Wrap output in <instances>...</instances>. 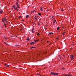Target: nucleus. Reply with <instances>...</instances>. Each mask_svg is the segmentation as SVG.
Wrapping results in <instances>:
<instances>
[{"label":"nucleus","instance_id":"obj_11","mask_svg":"<svg viewBox=\"0 0 76 76\" xmlns=\"http://www.w3.org/2000/svg\"><path fill=\"white\" fill-rule=\"evenodd\" d=\"M17 3H16V4H18V3H19V1L18 0H17Z\"/></svg>","mask_w":76,"mask_h":76},{"label":"nucleus","instance_id":"obj_32","mask_svg":"<svg viewBox=\"0 0 76 76\" xmlns=\"http://www.w3.org/2000/svg\"><path fill=\"white\" fill-rule=\"evenodd\" d=\"M34 19H35H35H36V18H35L34 17Z\"/></svg>","mask_w":76,"mask_h":76},{"label":"nucleus","instance_id":"obj_40","mask_svg":"<svg viewBox=\"0 0 76 76\" xmlns=\"http://www.w3.org/2000/svg\"><path fill=\"white\" fill-rule=\"evenodd\" d=\"M37 75H39V74H37Z\"/></svg>","mask_w":76,"mask_h":76},{"label":"nucleus","instance_id":"obj_4","mask_svg":"<svg viewBox=\"0 0 76 76\" xmlns=\"http://www.w3.org/2000/svg\"><path fill=\"white\" fill-rule=\"evenodd\" d=\"M40 10L41 11H43V10H43V8L42 7L40 8Z\"/></svg>","mask_w":76,"mask_h":76},{"label":"nucleus","instance_id":"obj_25","mask_svg":"<svg viewBox=\"0 0 76 76\" xmlns=\"http://www.w3.org/2000/svg\"><path fill=\"white\" fill-rule=\"evenodd\" d=\"M54 22H55H55H56V20H55Z\"/></svg>","mask_w":76,"mask_h":76},{"label":"nucleus","instance_id":"obj_5","mask_svg":"<svg viewBox=\"0 0 76 76\" xmlns=\"http://www.w3.org/2000/svg\"><path fill=\"white\" fill-rule=\"evenodd\" d=\"M70 57L71 60H73L74 59L73 58V57L71 56Z\"/></svg>","mask_w":76,"mask_h":76},{"label":"nucleus","instance_id":"obj_14","mask_svg":"<svg viewBox=\"0 0 76 76\" xmlns=\"http://www.w3.org/2000/svg\"><path fill=\"white\" fill-rule=\"evenodd\" d=\"M34 41L35 42H38V40H34Z\"/></svg>","mask_w":76,"mask_h":76},{"label":"nucleus","instance_id":"obj_41","mask_svg":"<svg viewBox=\"0 0 76 76\" xmlns=\"http://www.w3.org/2000/svg\"><path fill=\"white\" fill-rule=\"evenodd\" d=\"M5 44H6V43H5Z\"/></svg>","mask_w":76,"mask_h":76},{"label":"nucleus","instance_id":"obj_42","mask_svg":"<svg viewBox=\"0 0 76 76\" xmlns=\"http://www.w3.org/2000/svg\"><path fill=\"white\" fill-rule=\"evenodd\" d=\"M36 20L35 21V22H36Z\"/></svg>","mask_w":76,"mask_h":76},{"label":"nucleus","instance_id":"obj_45","mask_svg":"<svg viewBox=\"0 0 76 76\" xmlns=\"http://www.w3.org/2000/svg\"><path fill=\"white\" fill-rule=\"evenodd\" d=\"M16 46H18V45H16Z\"/></svg>","mask_w":76,"mask_h":76},{"label":"nucleus","instance_id":"obj_20","mask_svg":"<svg viewBox=\"0 0 76 76\" xmlns=\"http://www.w3.org/2000/svg\"><path fill=\"white\" fill-rule=\"evenodd\" d=\"M58 30H59V27L57 28V30L58 31Z\"/></svg>","mask_w":76,"mask_h":76},{"label":"nucleus","instance_id":"obj_8","mask_svg":"<svg viewBox=\"0 0 76 76\" xmlns=\"http://www.w3.org/2000/svg\"><path fill=\"white\" fill-rule=\"evenodd\" d=\"M34 44V42H32L30 43V45H31V44Z\"/></svg>","mask_w":76,"mask_h":76},{"label":"nucleus","instance_id":"obj_44","mask_svg":"<svg viewBox=\"0 0 76 76\" xmlns=\"http://www.w3.org/2000/svg\"><path fill=\"white\" fill-rule=\"evenodd\" d=\"M45 53H46V52H45Z\"/></svg>","mask_w":76,"mask_h":76},{"label":"nucleus","instance_id":"obj_43","mask_svg":"<svg viewBox=\"0 0 76 76\" xmlns=\"http://www.w3.org/2000/svg\"><path fill=\"white\" fill-rule=\"evenodd\" d=\"M37 20V19H36V20Z\"/></svg>","mask_w":76,"mask_h":76},{"label":"nucleus","instance_id":"obj_24","mask_svg":"<svg viewBox=\"0 0 76 76\" xmlns=\"http://www.w3.org/2000/svg\"><path fill=\"white\" fill-rule=\"evenodd\" d=\"M53 18H54V16H53L52 17V19H53Z\"/></svg>","mask_w":76,"mask_h":76},{"label":"nucleus","instance_id":"obj_36","mask_svg":"<svg viewBox=\"0 0 76 76\" xmlns=\"http://www.w3.org/2000/svg\"><path fill=\"white\" fill-rule=\"evenodd\" d=\"M61 10L62 11H63V10Z\"/></svg>","mask_w":76,"mask_h":76},{"label":"nucleus","instance_id":"obj_3","mask_svg":"<svg viewBox=\"0 0 76 76\" xmlns=\"http://www.w3.org/2000/svg\"><path fill=\"white\" fill-rule=\"evenodd\" d=\"M54 72H51V73H50V75H54Z\"/></svg>","mask_w":76,"mask_h":76},{"label":"nucleus","instance_id":"obj_30","mask_svg":"<svg viewBox=\"0 0 76 76\" xmlns=\"http://www.w3.org/2000/svg\"><path fill=\"white\" fill-rule=\"evenodd\" d=\"M5 39H7V38H6V37H5Z\"/></svg>","mask_w":76,"mask_h":76},{"label":"nucleus","instance_id":"obj_27","mask_svg":"<svg viewBox=\"0 0 76 76\" xmlns=\"http://www.w3.org/2000/svg\"><path fill=\"white\" fill-rule=\"evenodd\" d=\"M54 23H55V22H54L53 23V25H54Z\"/></svg>","mask_w":76,"mask_h":76},{"label":"nucleus","instance_id":"obj_26","mask_svg":"<svg viewBox=\"0 0 76 76\" xmlns=\"http://www.w3.org/2000/svg\"><path fill=\"white\" fill-rule=\"evenodd\" d=\"M34 12H35V10H34V11H32V12H33L34 13Z\"/></svg>","mask_w":76,"mask_h":76},{"label":"nucleus","instance_id":"obj_16","mask_svg":"<svg viewBox=\"0 0 76 76\" xmlns=\"http://www.w3.org/2000/svg\"><path fill=\"white\" fill-rule=\"evenodd\" d=\"M71 56L72 57H75V56H74L73 55H72Z\"/></svg>","mask_w":76,"mask_h":76},{"label":"nucleus","instance_id":"obj_31","mask_svg":"<svg viewBox=\"0 0 76 76\" xmlns=\"http://www.w3.org/2000/svg\"><path fill=\"white\" fill-rule=\"evenodd\" d=\"M48 10H47L46 11V12H47V11H48Z\"/></svg>","mask_w":76,"mask_h":76},{"label":"nucleus","instance_id":"obj_39","mask_svg":"<svg viewBox=\"0 0 76 76\" xmlns=\"http://www.w3.org/2000/svg\"><path fill=\"white\" fill-rule=\"evenodd\" d=\"M56 39H58V38H56Z\"/></svg>","mask_w":76,"mask_h":76},{"label":"nucleus","instance_id":"obj_10","mask_svg":"<svg viewBox=\"0 0 76 76\" xmlns=\"http://www.w3.org/2000/svg\"><path fill=\"white\" fill-rule=\"evenodd\" d=\"M5 66H7V67H9V65H7V64H5Z\"/></svg>","mask_w":76,"mask_h":76},{"label":"nucleus","instance_id":"obj_17","mask_svg":"<svg viewBox=\"0 0 76 76\" xmlns=\"http://www.w3.org/2000/svg\"><path fill=\"white\" fill-rule=\"evenodd\" d=\"M4 18L3 19H2V21H3V22H4Z\"/></svg>","mask_w":76,"mask_h":76},{"label":"nucleus","instance_id":"obj_46","mask_svg":"<svg viewBox=\"0 0 76 76\" xmlns=\"http://www.w3.org/2000/svg\"><path fill=\"white\" fill-rule=\"evenodd\" d=\"M1 65H0V66Z\"/></svg>","mask_w":76,"mask_h":76},{"label":"nucleus","instance_id":"obj_18","mask_svg":"<svg viewBox=\"0 0 76 76\" xmlns=\"http://www.w3.org/2000/svg\"><path fill=\"white\" fill-rule=\"evenodd\" d=\"M27 40H28V41H29V40H30L29 38H28V39H27Z\"/></svg>","mask_w":76,"mask_h":76},{"label":"nucleus","instance_id":"obj_12","mask_svg":"<svg viewBox=\"0 0 76 76\" xmlns=\"http://www.w3.org/2000/svg\"><path fill=\"white\" fill-rule=\"evenodd\" d=\"M35 48V47H32L31 48V49H32L33 48Z\"/></svg>","mask_w":76,"mask_h":76},{"label":"nucleus","instance_id":"obj_6","mask_svg":"<svg viewBox=\"0 0 76 76\" xmlns=\"http://www.w3.org/2000/svg\"><path fill=\"white\" fill-rule=\"evenodd\" d=\"M3 12V11H0V14H2Z\"/></svg>","mask_w":76,"mask_h":76},{"label":"nucleus","instance_id":"obj_2","mask_svg":"<svg viewBox=\"0 0 76 76\" xmlns=\"http://www.w3.org/2000/svg\"><path fill=\"white\" fill-rule=\"evenodd\" d=\"M13 7H14L15 10H16V9H17V8L15 6V5H13Z\"/></svg>","mask_w":76,"mask_h":76},{"label":"nucleus","instance_id":"obj_34","mask_svg":"<svg viewBox=\"0 0 76 76\" xmlns=\"http://www.w3.org/2000/svg\"><path fill=\"white\" fill-rule=\"evenodd\" d=\"M36 17H37V15H36V16H35V18H36Z\"/></svg>","mask_w":76,"mask_h":76},{"label":"nucleus","instance_id":"obj_33","mask_svg":"<svg viewBox=\"0 0 76 76\" xmlns=\"http://www.w3.org/2000/svg\"><path fill=\"white\" fill-rule=\"evenodd\" d=\"M38 25H40V23H39V24H38Z\"/></svg>","mask_w":76,"mask_h":76},{"label":"nucleus","instance_id":"obj_21","mask_svg":"<svg viewBox=\"0 0 76 76\" xmlns=\"http://www.w3.org/2000/svg\"><path fill=\"white\" fill-rule=\"evenodd\" d=\"M4 20H5V21H6V20H7L6 19H4Z\"/></svg>","mask_w":76,"mask_h":76},{"label":"nucleus","instance_id":"obj_9","mask_svg":"<svg viewBox=\"0 0 76 76\" xmlns=\"http://www.w3.org/2000/svg\"><path fill=\"white\" fill-rule=\"evenodd\" d=\"M58 75V73H55L54 75Z\"/></svg>","mask_w":76,"mask_h":76},{"label":"nucleus","instance_id":"obj_7","mask_svg":"<svg viewBox=\"0 0 76 76\" xmlns=\"http://www.w3.org/2000/svg\"><path fill=\"white\" fill-rule=\"evenodd\" d=\"M52 34H53V33H49V34H48V35H52Z\"/></svg>","mask_w":76,"mask_h":76},{"label":"nucleus","instance_id":"obj_23","mask_svg":"<svg viewBox=\"0 0 76 76\" xmlns=\"http://www.w3.org/2000/svg\"><path fill=\"white\" fill-rule=\"evenodd\" d=\"M37 35H39V33H38L37 34Z\"/></svg>","mask_w":76,"mask_h":76},{"label":"nucleus","instance_id":"obj_13","mask_svg":"<svg viewBox=\"0 0 76 76\" xmlns=\"http://www.w3.org/2000/svg\"><path fill=\"white\" fill-rule=\"evenodd\" d=\"M29 16V15H26V18H28Z\"/></svg>","mask_w":76,"mask_h":76},{"label":"nucleus","instance_id":"obj_28","mask_svg":"<svg viewBox=\"0 0 76 76\" xmlns=\"http://www.w3.org/2000/svg\"><path fill=\"white\" fill-rule=\"evenodd\" d=\"M16 10H17V11H18L19 10L17 8V9H16Z\"/></svg>","mask_w":76,"mask_h":76},{"label":"nucleus","instance_id":"obj_19","mask_svg":"<svg viewBox=\"0 0 76 76\" xmlns=\"http://www.w3.org/2000/svg\"><path fill=\"white\" fill-rule=\"evenodd\" d=\"M4 25L5 26V27H6V24L4 23Z\"/></svg>","mask_w":76,"mask_h":76},{"label":"nucleus","instance_id":"obj_1","mask_svg":"<svg viewBox=\"0 0 76 76\" xmlns=\"http://www.w3.org/2000/svg\"><path fill=\"white\" fill-rule=\"evenodd\" d=\"M17 5V8H18V9L20 8V7H19V4H16Z\"/></svg>","mask_w":76,"mask_h":76},{"label":"nucleus","instance_id":"obj_29","mask_svg":"<svg viewBox=\"0 0 76 76\" xmlns=\"http://www.w3.org/2000/svg\"><path fill=\"white\" fill-rule=\"evenodd\" d=\"M21 18V17L20 16L19 17V18Z\"/></svg>","mask_w":76,"mask_h":76},{"label":"nucleus","instance_id":"obj_22","mask_svg":"<svg viewBox=\"0 0 76 76\" xmlns=\"http://www.w3.org/2000/svg\"><path fill=\"white\" fill-rule=\"evenodd\" d=\"M64 34H65V33L64 32L62 33L63 35H64Z\"/></svg>","mask_w":76,"mask_h":76},{"label":"nucleus","instance_id":"obj_15","mask_svg":"<svg viewBox=\"0 0 76 76\" xmlns=\"http://www.w3.org/2000/svg\"><path fill=\"white\" fill-rule=\"evenodd\" d=\"M38 14L39 16H41V13H38Z\"/></svg>","mask_w":76,"mask_h":76},{"label":"nucleus","instance_id":"obj_35","mask_svg":"<svg viewBox=\"0 0 76 76\" xmlns=\"http://www.w3.org/2000/svg\"><path fill=\"white\" fill-rule=\"evenodd\" d=\"M6 23H7V21H6Z\"/></svg>","mask_w":76,"mask_h":76},{"label":"nucleus","instance_id":"obj_37","mask_svg":"<svg viewBox=\"0 0 76 76\" xmlns=\"http://www.w3.org/2000/svg\"><path fill=\"white\" fill-rule=\"evenodd\" d=\"M22 21H24V20H22Z\"/></svg>","mask_w":76,"mask_h":76},{"label":"nucleus","instance_id":"obj_38","mask_svg":"<svg viewBox=\"0 0 76 76\" xmlns=\"http://www.w3.org/2000/svg\"><path fill=\"white\" fill-rule=\"evenodd\" d=\"M49 42V41H47V42Z\"/></svg>","mask_w":76,"mask_h":76}]
</instances>
